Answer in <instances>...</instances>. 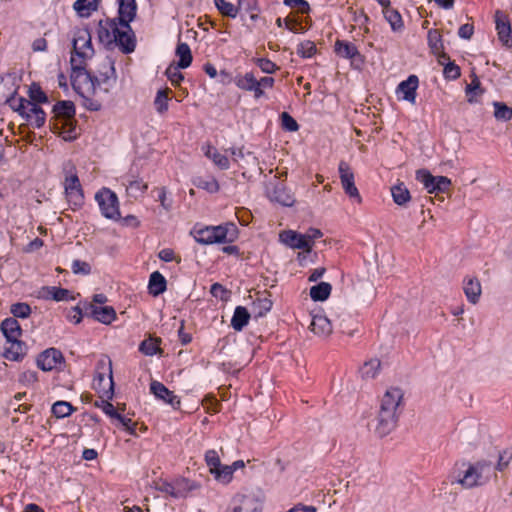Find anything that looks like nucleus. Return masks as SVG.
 I'll list each match as a JSON object with an SVG mask.
<instances>
[{"instance_id": "f257e3e1", "label": "nucleus", "mask_w": 512, "mask_h": 512, "mask_svg": "<svg viewBox=\"0 0 512 512\" xmlns=\"http://www.w3.org/2000/svg\"><path fill=\"white\" fill-rule=\"evenodd\" d=\"M118 6L117 17L99 21L97 35L107 49L118 48L128 54V4L126 0H118Z\"/></svg>"}, {"instance_id": "f03ea898", "label": "nucleus", "mask_w": 512, "mask_h": 512, "mask_svg": "<svg viewBox=\"0 0 512 512\" xmlns=\"http://www.w3.org/2000/svg\"><path fill=\"white\" fill-rule=\"evenodd\" d=\"M94 55V49L91 42V35L88 30L82 29L75 33L73 38V51L71 55V67L76 74L73 76V86L75 89H80L78 86L79 79L87 80L89 89L95 91L94 82L90 78V74L86 72L87 61Z\"/></svg>"}, {"instance_id": "7ed1b4c3", "label": "nucleus", "mask_w": 512, "mask_h": 512, "mask_svg": "<svg viewBox=\"0 0 512 512\" xmlns=\"http://www.w3.org/2000/svg\"><path fill=\"white\" fill-rule=\"evenodd\" d=\"M88 73V71H86ZM90 78L94 82L95 91L87 84V80L79 79L78 86L75 89L81 96L88 97L90 95H99L108 93L116 84V74L114 61L109 58H103L97 65L95 70L89 71Z\"/></svg>"}, {"instance_id": "20e7f679", "label": "nucleus", "mask_w": 512, "mask_h": 512, "mask_svg": "<svg viewBox=\"0 0 512 512\" xmlns=\"http://www.w3.org/2000/svg\"><path fill=\"white\" fill-rule=\"evenodd\" d=\"M403 399L400 388H389L382 397L375 432L379 437L390 434L397 426L398 407Z\"/></svg>"}, {"instance_id": "39448f33", "label": "nucleus", "mask_w": 512, "mask_h": 512, "mask_svg": "<svg viewBox=\"0 0 512 512\" xmlns=\"http://www.w3.org/2000/svg\"><path fill=\"white\" fill-rule=\"evenodd\" d=\"M190 235L197 243L210 245L215 243H229L236 238V227L232 223L217 226H202L196 224L190 231Z\"/></svg>"}, {"instance_id": "423d86ee", "label": "nucleus", "mask_w": 512, "mask_h": 512, "mask_svg": "<svg viewBox=\"0 0 512 512\" xmlns=\"http://www.w3.org/2000/svg\"><path fill=\"white\" fill-rule=\"evenodd\" d=\"M463 471L458 472L456 483L465 489H472L486 484L492 475V463L488 460H479L475 463L463 462Z\"/></svg>"}, {"instance_id": "0eeeda50", "label": "nucleus", "mask_w": 512, "mask_h": 512, "mask_svg": "<svg viewBox=\"0 0 512 512\" xmlns=\"http://www.w3.org/2000/svg\"><path fill=\"white\" fill-rule=\"evenodd\" d=\"M56 123L54 129L63 135L64 139H73L76 137L75 126L73 125L75 115V105L71 101H59L53 106Z\"/></svg>"}, {"instance_id": "6e6552de", "label": "nucleus", "mask_w": 512, "mask_h": 512, "mask_svg": "<svg viewBox=\"0 0 512 512\" xmlns=\"http://www.w3.org/2000/svg\"><path fill=\"white\" fill-rule=\"evenodd\" d=\"M416 180L423 184L427 192H445L451 185V180L446 176H433L427 169L416 171Z\"/></svg>"}, {"instance_id": "1a4fd4ad", "label": "nucleus", "mask_w": 512, "mask_h": 512, "mask_svg": "<svg viewBox=\"0 0 512 512\" xmlns=\"http://www.w3.org/2000/svg\"><path fill=\"white\" fill-rule=\"evenodd\" d=\"M494 21L499 41L506 47H512V28L509 16L502 10H496Z\"/></svg>"}, {"instance_id": "9d476101", "label": "nucleus", "mask_w": 512, "mask_h": 512, "mask_svg": "<svg viewBox=\"0 0 512 512\" xmlns=\"http://www.w3.org/2000/svg\"><path fill=\"white\" fill-rule=\"evenodd\" d=\"M82 305L85 316L91 317L103 324H109L115 319L116 313L111 306L89 304L87 300L82 301Z\"/></svg>"}, {"instance_id": "9b49d317", "label": "nucleus", "mask_w": 512, "mask_h": 512, "mask_svg": "<svg viewBox=\"0 0 512 512\" xmlns=\"http://www.w3.org/2000/svg\"><path fill=\"white\" fill-rule=\"evenodd\" d=\"M101 213L109 219H118L120 216L117 194H95Z\"/></svg>"}, {"instance_id": "f8f14e48", "label": "nucleus", "mask_w": 512, "mask_h": 512, "mask_svg": "<svg viewBox=\"0 0 512 512\" xmlns=\"http://www.w3.org/2000/svg\"><path fill=\"white\" fill-rule=\"evenodd\" d=\"M418 86V77L414 74L409 75L408 78L401 81L396 88L398 99L414 104L416 102Z\"/></svg>"}, {"instance_id": "ddd939ff", "label": "nucleus", "mask_w": 512, "mask_h": 512, "mask_svg": "<svg viewBox=\"0 0 512 512\" xmlns=\"http://www.w3.org/2000/svg\"><path fill=\"white\" fill-rule=\"evenodd\" d=\"M64 358L60 350L49 348L43 351L37 358V366L43 371H51L57 368Z\"/></svg>"}, {"instance_id": "4468645a", "label": "nucleus", "mask_w": 512, "mask_h": 512, "mask_svg": "<svg viewBox=\"0 0 512 512\" xmlns=\"http://www.w3.org/2000/svg\"><path fill=\"white\" fill-rule=\"evenodd\" d=\"M280 241L293 249H302L306 252L311 251L309 239L304 234H299L293 230H285L279 234Z\"/></svg>"}, {"instance_id": "2eb2a0df", "label": "nucleus", "mask_w": 512, "mask_h": 512, "mask_svg": "<svg viewBox=\"0 0 512 512\" xmlns=\"http://www.w3.org/2000/svg\"><path fill=\"white\" fill-rule=\"evenodd\" d=\"M234 83L240 90L252 92L255 99H259L265 94L263 89H259L258 80L252 72L238 75L235 77Z\"/></svg>"}, {"instance_id": "dca6fc26", "label": "nucleus", "mask_w": 512, "mask_h": 512, "mask_svg": "<svg viewBox=\"0 0 512 512\" xmlns=\"http://www.w3.org/2000/svg\"><path fill=\"white\" fill-rule=\"evenodd\" d=\"M150 391L157 399L171 405L174 409L180 407V398L163 383L156 380L152 381L150 383Z\"/></svg>"}, {"instance_id": "f3484780", "label": "nucleus", "mask_w": 512, "mask_h": 512, "mask_svg": "<svg viewBox=\"0 0 512 512\" xmlns=\"http://www.w3.org/2000/svg\"><path fill=\"white\" fill-rule=\"evenodd\" d=\"M101 382H104L105 387H113L111 361L108 358H101L98 361L93 387H101Z\"/></svg>"}, {"instance_id": "a211bd4d", "label": "nucleus", "mask_w": 512, "mask_h": 512, "mask_svg": "<svg viewBox=\"0 0 512 512\" xmlns=\"http://www.w3.org/2000/svg\"><path fill=\"white\" fill-rule=\"evenodd\" d=\"M463 291L471 304H477L482 294V286L477 277L467 276L463 279Z\"/></svg>"}, {"instance_id": "6ab92c4d", "label": "nucleus", "mask_w": 512, "mask_h": 512, "mask_svg": "<svg viewBox=\"0 0 512 512\" xmlns=\"http://www.w3.org/2000/svg\"><path fill=\"white\" fill-rule=\"evenodd\" d=\"M21 116L25 118L30 125L36 128H40L41 126H43L46 121L45 112L36 103H33L32 101H30V103H27L26 109Z\"/></svg>"}, {"instance_id": "aec40b11", "label": "nucleus", "mask_w": 512, "mask_h": 512, "mask_svg": "<svg viewBox=\"0 0 512 512\" xmlns=\"http://www.w3.org/2000/svg\"><path fill=\"white\" fill-rule=\"evenodd\" d=\"M64 173V189L65 192L77 191L82 192L81 183L76 172V168L72 163H67L63 168Z\"/></svg>"}, {"instance_id": "412c9836", "label": "nucleus", "mask_w": 512, "mask_h": 512, "mask_svg": "<svg viewBox=\"0 0 512 512\" xmlns=\"http://www.w3.org/2000/svg\"><path fill=\"white\" fill-rule=\"evenodd\" d=\"M310 330L320 337H327L332 333V324L323 314L313 315Z\"/></svg>"}, {"instance_id": "4be33fe9", "label": "nucleus", "mask_w": 512, "mask_h": 512, "mask_svg": "<svg viewBox=\"0 0 512 512\" xmlns=\"http://www.w3.org/2000/svg\"><path fill=\"white\" fill-rule=\"evenodd\" d=\"M338 171L344 192H358L354 182V173L350 165L345 161H340Z\"/></svg>"}, {"instance_id": "5701e85b", "label": "nucleus", "mask_w": 512, "mask_h": 512, "mask_svg": "<svg viewBox=\"0 0 512 512\" xmlns=\"http://www.w3.org/2000/svg\"><path fill=\"white\" fill-rule=\"evenodd\" d=\"M100 0H76L73 3V10L80 18H89L100 6Z\"/></svg>"}, {"instance_id": "b1692460", "label": "nucleus", "mask_w": 512, "mask_h": 512, "mask_svg": "<svg viewBox=\"0 0 512 512\" xmlns=\"http://www.w3.org/2000/svg\"><path fill=\"white\" fill-rule=\"evenodd\" d=\"M106 397L100 396L99 400L95 401V406L100 408L110 418L117 420L122 426L128 429V421L117 412L115 407L107 400Z\"/></svg>"}, {"instance_id": "393cba45", "label": "nucleus", "mask_w": 512, "mask_h": 512, "mask_svg": "<svg viewBox=\"0 0 512 512\" xmlns=\"http://www.w3.org/2000/svg\"><path fill=\"white\" fill-rule=\"evenodd\" d=\"M260 509L256 506L255 500L246 495H240L234 498L233 506L230 512H259Z\"/></svg>"}, {"instance_id": "a878e982", "label": "nucleus", "mask_w": 512, "mask_h": 512, "mask_svg": "<svg viewBox=\"0 0 512 512\" xmlns=\"http://www.w3.org/2000/svg\"><path fill=\"white\" fill-rule=\"evenodd\" d=\"M167 289V281L165 277L159 272H153L149 277L148 292L150 295L156 297L164 293Z\"/></svg>"}, {"instance_id": "bb28decb", "label": "nucleus", "mask_w": 512, "mask_h": 512, "mask_svg": "<svg viewBox=\"0 0 512 512\" xmlns=\"http://www.w3.org/2000/svg\"><path fill=\"white\" fill-rule=\"evenodd\" d=\"M1 331L7 341L17 340L22 334V329L19 322L15 318H6L1 323Z\"/></svg>"}, {"instance_id": "cd10ccee", "label": "nucleus", "mask_w": 512, "mask_h": 512, "mask_svg": "<svg viewBox=\"0 0 512 512\" xmlns=\"http://www.w3.org/2000/svg\"><path fill=\"white\" fill-rule=\"evenodd\" d=\"M10 346L5 349L4 357L10 361H21L26 355V345L19 339L8 341Z\"/></svg>"}, {"instance_id": "c85d7f7f", "label": "nucleus", "mask_w": 512, "mask_h": 512, "mask_svg": "<svg viewBox=\"0 0 512 512\" xmlns=\"http://www.w3.org/2000/svg\"><path fill=\"white\" fill-rule=\"evenodd\" d=\"M161 343V338L149 336L140 343L139 351L146 356L162 355Z\"/></svg>"}, {"instance_id": "c756f323", "label": "nucleus", "mask_w": 512, "mask_h": 512, "mask_svg": "<svg viewBox=\"0 0 512 512\" xmlns=\"http://www.w3.org/2000/svg\"><path fill=\"white\" fill-rule=\"evenodd\" d=\"M334 48L337 55L345 59H354L360 55L356 45L345 40H337Z\"/></svg>"}, {"instance_id": "7c9ffc66", "label": "nucleus", "mask_w": 512, "mask_h": 512, "mask_svg": "<svg viewBox=\"0 0 512 512\" xmlns=\"http://www.w3.org/2000/svg\"><path fill=\"white\" fill-rule=\"evenodd\" d=\"M250 314L243 306H237L234 310L231 326L235 331H242L243 328L249 323Z\"/></svg>"}, {"instance_id": "2f4dec72", "label": "nucleus", "mask_w": 512, "mask_h": 512, "mask_svg": "<svg viewBox=\"0 0 512 512\" xmlns=\"http://www.w3.org/2000/svg\"><path fill=\"white\" fill-rule=\"evenodd\" d=\"M69 296V290L55 286L43 287L40 291V297L44 299H52L55 301L68 300Z\"/></svg>"}, {"instance_id": "473e14b6", "label": "nucleus", "mask_w": 512, "mask_h": 512, "mask_svg": "<svg viewBox=\"0 0 512 512\" xmlns=\"http://www.w3.org/2000/svg\"><path fill=\"white\" fill-rule=\"evenodd\" d=\"M170 93L171 90L169 88L160 89L157 91L153 104L158 114L164 115L167 113L169 109V101L171 100L169 97Z\"/></svg>"}, {"instance_id": "72a5a7b5", "label": "nucleus", "mask_w": 512, "mask_h": 512, "mask_svg": "<svg viewBox=\"0 0 512 512\" xmlns=\"http://www.w3.org/2000/svg\"><path fill=\"white\" fill-rule=\"evenodd\" d=\"M205 156L221 170H227L230 167V161L225 154L220 153L215 147L208 145Z\"/></svg>"}, {"instance_id": "f704fd0d", "label": "nucleus", "mask_w": 512, "mask_h": 512, "mask_svg": "<svg viewBox=\"0 0 512 512\" xmlns=\"http://www.w3.org/2000/svg\"><path fill=\"white\" fill-rule=\"evenodd\" d=\"M273 306V302L269 295L258 296L252 303V310L256 317L265 316Z\"/></svg>"}, {"instance_id": "c9c22d12", "label": "nucleus", "mask_w": 512, "mask_h": 512, "mask_svg": "<svg viewBox=\"0 0 512 512\" xmlns=\"http://www.w3.org/2000/svg\"><path fill=\"white\" fill-rule=\"evenodd\" d=\"M175 54L179 57L177 64L180 68L186 69L191 65L193 57L191 49L187 43L179 42L177 44Z\"/></svg>"}, {"instance_id": "e433bc0d", "label": "nucleus", "mask_w": 512, "mask_h": 512, "mask_svg": "<svg viewBox=\"0 0 512 512\" xmlns=\"http://www.w3.org/2000/svg\"><path fill=\"white\" fill-rule=\"evenodd\" d=\"M332 286L328 282H320L310 289V297L314 301H325L331 294Z\"/></svg>"}, {"instance_id": "4c0bfd02", "label": "nucleus", "mask_w": 512, "mask_h": 512, "mask_svg": "<svg viewBox=\"0 0 512 512\" xmlns=\"http://www.w3.org/2000/svg\"><path fill=\"white\" fill-rule=\"evenodd\" d=\"M214 5L222 16L234 19L238 15V5H234L227 0H214Z\"/></svg>"}, {"instance_id": "58836bf2", "label": "nucleus", "mask_w": 512, "mask_h": 512, "mask_svg": "<svg viewBox=\"0 0 512 512\" xmlns=\"http://www.w3.org/2000/svg\"><path fill=\"white\" fill-rule=\"evenodd\" d=\"M383 14L385 19L389 22L391 29L393 31H400L403 29L404 24L402 20L401 14L398 12V10L389 7L386 10H383Z\"/></svg>"}, {"instance_id": "ea45409f", "label": "nucleus", "mask_w": 512, "mask_h": 512, "mask_svg": "<svg viewBox=\"0 0 512 512\" xmlns=\"http://www.w3.org/2000/svg\"><path fill=\"white\" fill-rule=\"evenodd\" d=\"M381 362L378 359H371L363 364L360 368L362 378L373 379L375 378L380 370Z\"/></svg>"}, {"instance_id": "a19ab883", "label": "nucleus", "mask_w": 512, "mask_h": 512, "mask_svg": "<svg viewBox=\"0 0 512 512\" xmlns=\"http://www.w3.org/2000/svg\"><path fill=\"white\" fill-rule=\"evenodd\" d=\"M214 478L223 484H229L233 479V469L229 465H222L211 472Z\"/></svg>"}, {"instance_id": "79ce46f5", "label": "nucleus", "mask_w": 512, "mask_h": 512, "mask_svg": "<svg viewBox=\"0 0 512 512\" xmlns=\"http://www.w3.org/2000/svg\"><path fill=\"white\" fill-rule=\"evenodd\" d=\"M74 407L66 401H57L52 405L51 411L57 418H65L71 415Z\"/></svg>"}, {"instance_id": "37998d69", "label": "nucleus", "mask_w": 512, "mask_h": 512, "mask_svg": "<svg viewBox=\"0 0 512 512\" xmlns=\"http://www.w3.org/2000/svg\"><path fill=\"white\" fill-rule=\"evenodd\" d=\"M494 117L499 121H509L512 119V108L503 102H494Z\"/></svg>"}, {"instance_id": "c03bdc74", "label": "nucleus", "mask_w": 512, "mask_h": 512, "mask_svg": "<svg viewBox=\"0 0 512 512\" xmlns=\"http://www.w3.org/2000/svg\"><path fill=\"white\" fill-rule=\"evenodd\" d=\"M317 52V48L314 42L310 40H305L298 44L297 46V54L301 58H311Z\"/></svg>"}, {"instance_id": "a18cd8bd", "label": "nucleus", "mask_w": 512, "mask_h": 512, "mask_svg": "<svg viewBox=\"0 0 512 512\" xmlns=\"http://www.w3.org/2000/svg\"><path fill=\"white\" fill-rule=\"evenodd\" d=\"M180 69L181 68L178 64H170L166 68L165 75L174 86H179L180 83L184 80V75L180 72Z\"/></svg>"}, {"instance_id": "49530a36", "label": "nucleus", "mask_w": 512, "mask_h": 512, "mask_svg": "<svg viewBox=\"0 0 512 512\" xmlns=\"http://www.w3.org/2000/svg\"><path fill=\"white\" fill-rule=\"evenodd\" d=\"M10 312L13 314V318L26 319L31 314V307L25 302H18L11 305Z\"/></svg>"}, {"instance_id": "de8ad7c7", "label": "nucleus", "mask_w": 512, "mask_h": 512, "mask_svg": "<svg viewBox=\"0 0 512 512\" xmlns=\"http://www.w3.org/2000/svg\"><path fill=\"white\" fill-rule=\"evenodd\" d=\"M428 45L434 53H438L443 50V42L441 34L436 30L432 29L428 32Z\"/></svg>"}, {"instance_id": "09e8293b", "label": "nucleus", "mask_w": 512, "mask_h": 512, "mask_svg": "<svg viewBox=\"0 0 512 512\" xmlns=\"http://www.w3.org/2000/svg\"><path fill=\"white\" fill-rule=\"evenodd\" d=\"M270 202L284 207H290L295 203L293 194H266Z\"/></svg>"}, {"instance_id": "8fccbe9b", "label": "nucleus", "mask_w": 512, "mask_h": 512, "mask_svg": "<svg viewBox=\"0 0 512 512\" xmlns=\"http://www.w3.org/2000/svg\"><path fill=\"white\" fill-rule=\"evenodd\" d=\"M280 121L282 129L285 131L296 132L299 130V124L288 112L280 114Z\"/></svg>"}, {"instance_id": "3c124183", "label": "nucleus", "mask_w": 512, "mask_h": 512, "mask_svg": "<svg viewBox=\"0 0 512 512\" xmlns=\"http://www.w3.org/2000/svg\"><path fill=\"white\" fill-rule=\"evenodd\" d=\"M7 102L10 107L20 115L25 111L27 103H30L28 99L17 97L14 93L7 99Z\"/></svg>"}, {"instance_id": "603ef678", "label": "nucleus", "mask_w": 512, "mask_h": 512, "mask_svg": "<svg viewBox=\"0 0 512 512\" xmlns=\"http://www.w3.org/2000/svg\"><path fill=\"white\" fill-rule=\"evenodd\" d=\"M204 458H205V462H206L207 466L209 467L210 473L212 471H214L215 469H217V467L220 466V464H221L220 457H219L217 451L214 449L207 450L205 452Z\"/></svg>"}, {"instance_id": "864d4df0", "label": "nucleus", "mask_w": 512, "mask_h": 512, "mask_svg": "<svg viewBox=\"0 0 512 512\" xmlns=\"http://www.w3.org/2000/svg\"><path fill=\"white\" fill-rule=\"evenodd\" d=\"M255 64L266 74H273L279 69V67L268 58H257Z\"/></svg>"}, {"instance_id": "5fc2aeb1", "label": "nucleus", "mask_w": 512, "mask_h": 512, "mask_svg": "<svg viewBox=\"0 0 512 512\" xmlns=\"http://www.w3.org/2000/svg\"><path fill=\"white\" fill-rule=\"evenodd\" d=\"M29 97L30 99L28 100L36 103L37 105L38 103H45L48 101L46 94L36 84L31 85L29 89Z\"/></svg>"}, {"instance_id": "6e6d98bb", "label": "nucleus", "mask_w": 512, "mask_h": 512, "mask_svg": "<svg viewBox=\"0 0 512 512\" xmlns=\"http://www.w3.org/2000/svg\"><path fill=\"white\" fill-rule=\"evenodd\" d=\"M511 460H512V448H508V449L501 451L499 453L496 469L498 471L505 470L508 467Z\"/></svg>"}, {"instance_id": "4d7b16f0", "label": "nucleus", "mask_w": 512, "mask_h": 512, "mask_svg": "<svg viewBox=\"0 0 512 512\" xmlns=\"http://www.w3.org/2000/svg\"><path fill=\"white\" fill-rule=\"evenodd\" d=\"M443 74L446 79L455 80L460 77L461 72L458 65L449 61L444 65Z\"/></svg>"}, {"instance_id": "13d9d810", "label": "nucleus", "mask_w": 512, "mask_h": 512, "mask_svg": "<svg viewBox=\"0 0 512 512\" xmlns=\"http://www.w3.org/2000/svg\"><path fill=\"white\" fill-rule=\"evenodd\" d=\"M210 293L213 297L219 298L220 300H227L229 291L220 283H214L210 287Z\"/></svg>"}, {"instance_id": "bf43d9fd", "label": "nucleus", "mask_w": 512, "mask_h": 512, "mask_svg": "<svg viewBox=\"0 0 512 512\" xmlns=\"http://www.w3.org/2000/svg\"><path fill=\"white\" fill-rule=\"evenodd\" d=\"M37 380V372L33 370L24 371L19 376V382L25 386H32Z\"/></svg>"}, {"instance_id": "052dcab7", "label": "nucleus", "mask_w": 512, "mask_h": 512, "mask_svg": "<svg viewBox=\"0 0 512 512\" xmlns=\"http://www.w3.org/2000/svg\"><path fill=\"white\" fill-rule=\"evenodd\" d=\"M71 269L75 274L87 275L91 272L90 264L81 260H74L72 262Z\"/></svg>"}, {"instance_id": "680f3d73", "label": "nucleus", "mask_w": 512, "mask_h": 512, "mask_svg": "<svg viewBox=\"0 0 512 512\" xmlns=\"http://www.w3.org/2000/svg\"><path fill=\"white\" fill-rule=\"evenodd\" d=\"M83 316H85V314H84L82 302H80V304L78 306L73 307L70 310L67 317L70 322L79 324L81 322Z\"/></svg>"}, {"instance_id": "e2e57ef3", "label": "nucleus", "mask_w": 512, "mask_h": 512, "mask_svg": "<svg viewBox=\"0 0 512 512\" xmlns=\"http://www.w3.org/2000/svg\"><path fill=\"white\" fill-rule=\"evenodd\" d=\"M237 2L239 10L244 9L247 13L259 11L258 0H237Z\"/></svg>"}, {"instance_id": "0e129e2a", "label": "nucleus", "mask_w": 512, "mask_h": 512, "mask_svg": "<svg viewBox=\"0 0 512 512\" xmlns=\"http://www.w3.org/2000/svg\"><path fill=\"white\" fill-rule=\"evenodd\" d=\"M284 5L291 8H298L301 13H308L310 6L306 0H284Z\"/></svg>"}, {"instance_id": "69168bd1", "label": "nucleus", "mask_w": 512, "mask_h": 512, "mask_svg": "<svg viewBox=\"0 0 512 512\" xmlns=\"http://www.w3.org/2000/svg\"><path fill=\"white\" fill-rule=\"evenodd\" d=\"M178 339L181 345L186 346L192 342V334L190 332L185 331V321H180V326L178 329Z\"/></svg>"}, {"instance_id": "338daca9", "label": "nucleus", "mask_w": 512, "mask_h": 512, "mask_svg": "<svg viewBox=\"0 0 512 512\" xmlns=\"http://www.w3.org/2000/svg\"><path fill=\"white\" fill-rule=\"evenodd\" d=\"M67 202L72 206V209L75 210L81 207L84 203V194H64Z\"/></svg>"}, {"instance_id": "774afa93", "label": "nucleus", "mask_w": 512, "mask_h": 512, "mask_svg": "<svg viewBox=\"0 0 512 512\" xmlns=\"http://www.w3.org/2000/svg\"><path fill=\"white\" fill-rule=\"evenodd\" d=\"M474 34L473 24L466 23L459 27L458 36L464 40H470Z\"/></svg>"}]
</instances>
